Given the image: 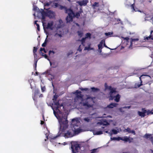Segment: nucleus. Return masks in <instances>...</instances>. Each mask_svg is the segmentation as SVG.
Masks as SVG:
<instances>
[{"mask_svg":"<svg viewBox=\"0 0 153 153\" xmlns=\"http://www.w3.org/2000/svg\"><path fill=\"white\" fill-rule=\"evenodd\" d=\"M33 53V55H34V58H36V57L37 56V54L36 53Z\"/></svg>","mask_w":153,"mask_h":153,"instance_id":"bf43d9fd","label":"nucleus"},{"mask_svg":"<svg viewBox=\"0 0 153 153\" xmlns=\"http://www.w3.org/2000/svg\"><path fill=\"white\" fill-rule=\"evenodd\" d=\"M139 40V39L138 38L136 39H131V44L130 45H132V42H134L135 41H137Z\"/></svg>","mask_w":153,"mask_h":153,"instance_id":"a878e982","label":"nucleus"},{"mask_svg":"<svg viewBox=\"0 0 153 153\" xmlns=\"http://www.w3.org/2000/svg\"><path fill=\"white\" fill-rule=\"evenodd\" d=\"M53 25V21H51L50 22H48V23L46 28L47 29H50L51 30H53L52 26Z\"/></svg>","mask_w":153,"mask_h":153,"instance_id":"dca6fc26","label":"nucleus"},{"mask_svg":"<svg viewBox=\"0 0 153 153\" xmlns=\"http://www.w3.org/2000/svg\"><path fill=\"white\" fill-rule=\"evenodd\" d=\"M86 39V38L85 37L82 38V39L81 40V42L82 44L85 42Z\"/></svg>","mask_w":153,"mask_h":153,"instance_id":"a18cd8bd","label":"nucleus"},{"mask_svg":"<svg viewBox=\"0 0 153 153\" xmlns=\"http://www.w3.org/2000/svg\"><path fill=\"white\" fill-rule=\"evenodd\" d=\"M80 148L79 145L78 144H76L74 145H72L71 149L72 150V153H76L78 152L79 149Z\"/></svg>","mask_w":153,"mask_h":153,"instance_id":"39448f33","label":"nucleus"},{"mask_svg":"<svg viewBox=\"0 0 153 153\" xmlns=\"http://www.w3.org/2000/svg\"><path fill=\"white\" fill-rule=\"evenodd\" d=\"M75 96L76 97L74 99L75 102H76V100L79 99H82L83 95L81 94V92L78 90L76 91Z\"/></svg>","mask_w":153,"mask_h":153,"instance_id":"423d86ee","label":"nucleus"},{"mask_svg":"<svg viewBox=\"0 0 153 153\" xmlns=\"http://www.w3.org/2000/svg\"><path fill=\"white\" fill-rule=\"evenodd\" d=\"M38 22V21L37 20H36L35 21V22H34V24L35 25H36V24H38L37 23V22Z\"/></svg>","mask_w":153,"mask_h":153,"instance_id":"338daca9","label":"nucleus"},{"mask_svg":"<svg viewBox=\"0 0 153 153\" xmlns=\"http://www.w3.org/2000/svg\"><path fill=\"white\" fill-rule=\"evenodd\" d=\"M80 11L76 12L75 14H74V17L78 18L80 16V14L83 12V10L81 9H80Z\"/></svg>","mask_w":153,"mask_h":153,"instance_id":"aec40b11","label":"nucleus"},{"mask_svg":"<svg viewBox=\"0 0 153 153\" xmlns=\"http://www.w3.org/2000/svg\"><path fill=\"white\" fill-rule=\"evenodd\" d=\"M80 89L82 91H87L88 90V89L87 88H80Z\"/></svg>","mask_w":153,"mask_h":153,"instance_id":"c03bdc74","label":"nucleus"},{"mask_svg":"<svg viewBox=\"0 0 153 153\" xmlns=\"http://www.w3.org/2000/svg\"><path fill=\"white\" fill-rule=\"evenodd\" d=\"M61 107H63V108H64V106L62 104H60L59 103V105L58 106L55 107L54 108L55 109H58L60 108Z\"/></svg>","mask_w":153,"mask_h":153,"instance_id":"bb28decb","label":"nucleus"},{"mask_svg":"<svg viewBox=\"0 0 153 153\" xmlns=\"http://www.w3.org/2000/svg\"><path fill=\"white\" fill-rule=\"evenodd\" d=\"M47 16L48 17L50 18H52L54 16V13L52 10H48V9H47Z\"/></svg>","mask_w":153,"mask_h":153,"instance_id":"9d476101","label":"nucleus"},{"mask_svg":"<svg viewBox=\"0 0 153 153\" xmlns=\"http://www.w3.org/2000/svg\"><path fill=\"white\" fill-rule=\"evenodd\" d=\"M150 139H151V141L152 142V144H153V137H150Z\"/></svg>","mask_w":153,"mask_h":153,"instance_id":"13d9d810","label":"nucleus"},{"mask_svg":"<svg viewBox=\"0 0 153 153\" xmlns=\"http://www.w3.org/2000/svg\"><path fill=\"white\" fill-rule=\"evenodd\" d=\"M59 109V108L58 109H56V110L57 111V112L58 114L59 113V114H62V112L61 111H60Z\"/></svg>","mask_w":153,"mask_h":153,"instance_id":"de8ad7c7","label":"nucleus"},{"mask_svg":"<svg viewBox=\"0 0 153 153\" xmlns=\"http://www.w3.org/2000/svg\"><path fill=\"white\" fill-rule=\"evenodd\" d=\"M40 93V91L38 89H36L35 90L34 93V96L33 97V98L34 100H35V98L37 97V96L39 95Z\"/></svg>","mask_w":153,"mask_h":153,"instance_id":"f3484780","label":"nucleus"},{"mask_svg":"<svg viewBox=\"0 0 153 153\" xmlns=\"http://www.w3.org/2000/svg\"><path fill=\"white\" fill-rule=\"evenodd\" d=\"M43 51L45 53H46V51L45 50V49L44 48H40V52H42V51Z\"/></svg>","mask_w":153,"mask_h":153,"instance_id":"49530a36","label":"nucleus"},{"mask_svg":"<svg viewBox=\"0 0 153 153\" xmlns=\"http://www.w3.org/2000/svg\"><path fill=\"white\" fill-rule=\"evenodd\" d=\"M65 137L66 138L72 137L74 136L71 132L70 131H68L64 134Z\"/></svg>","mask_w":153,"mask_h":153,"instance_id":"4468645a","label":"nucleus"},{"mask_svg":"<svg viewBox=\"0 0 153 153\" xmlns=\"http://www.w3.org/2000/svg\"><path fill=\"white\" fill-rule=\"evenodd\" d=\"M111 131L113 132V134H117L118 133L117 131L114 129H112Z\"/></svg>","mask_w":153,"mask_h":153,"instance_id":"a19ab883","label":"nucleus"},{"mask_svg":"<svg viewBox=\"0 0 153 153\" xmlns=\"http://www.w3.org/2000/svg\"><path fill=\"white\" fill-rule=\"evenodd\" d=\"M125 130L128 133H131L133 134L134 135L136 134L135 131L134 130H131V129L129 128H127L126 129H125Z\"/></svg>","mask_w":153,"mask_h":153,"instance_id":"a211bd4d","label":"nucleus"},{"mask_svg":"<svg viewBox=\"0 0 153 153\" xmlns=\"http://www.w3.org/2000/svg\"><path fill=\"white\" fill-rule=\"evenodd\" d=\"M124 39H125L127 41H128L129 39V38L128 37H126L124 38Z\"/></svg>","mask_w":153,"mask_h":153,"instance_id":"680f3d73","label":"nucleus"},{"mask_svg":"<svg viewBox=\"0 0 153 153\" xmlns=\"http://www.w3.org/2000/svg\"><path fill=\"white\" fill-rule=\"evenodd\" d=\"M46 45H47V43H46V42H44L42 44V46L43 47H45L46 46Z\"/></svg>","mask_w":153,"mask_h":153,"instance_id":"864d4df0","label":"nucleus"},{"mask_svg":"<svg viewBox=\"0 0 153 153\" xmlns=\"http://www.w3.org/2000/svg\"><path fill=\"white\" fill-rule=\"evenodd\" d=\"M105 40L104 39H102V40L101 42H100V44H101V45H103V43H105Z\"/></svg>","mask_w":153,"mask_h":153,"instance_id":"8fccbe9b","label":"nucleus"},{"mask_svg":"<svg viewBox=\"0 0 153 153\" xmlns=\"http://www.w3.org/2000/svg\"><path fill=\"white\" fill-rule=\"evenodd\" d=\"M111 139L112 140H117L119 141L120 140L124 141L125 142H130V140L129 137H128L127 136H124L123 137H111Z\"/></svg>","mask_w":153,"mask_h":153,"instance_id":"20e7f679","label":"nucleus"},{"mask_svg":"<svg viewBox=\"0 0 153 153\" xmlns=\"http://www.w3.org/2000/svg\"><path fill=\"white\" fill-rule=\"evenodd\" d=\"M59 6H60V9L61 10L63 9H64L65 10V12H66V10H68V8H67L65 6H63L60 5Z\"/></svg>","mask_w":153,"mask_h":153,"instance_id":"393cba45","label":"nucleus"},{"mask_svg":"<svg viewBox=\"0 0 153 153\" xmlns=\"http://www.w3.org/2000/svg\"><path fill=\"white\" fill-rule=\"evenodd\" d=\"M43 96V95L42 94H41L40 95H39V97H42Z\"/></svg>","mask_w":153,"mask_h":153,"instance_id":"774afa93","label":"nucleus"},{"mask_svg":"<svg viewBox=\"0 0 153 153\" xmlns=\"http://www.w3.org/2000/svg\"><path fill=\"white\" fill-rule=\"evenodd\" d=\"M102 45L100 44H99L98 45V47L99 49L100 50V49L101 50L102 48Z\"/></svg>","mask_w":153,"mask_h":153,"instance_id":"09e8293b","label":"nucleus"},{"mask_svg":"<svg viewBox=\"0 0 153 153\" xmlns=\"http://www.w3.org/2000/svg\"><path fill=\"white\" fill-rule=\"evenodd\" d=\"M53 110V114L55 117L57 118L59 123L60 128L62 127V130H65V128L68 127V121L67 120V116L65 115L61 117L59 116L57 112H56L54 109L53 108H52Z\"/></svg>","mask_w":153,"mask_h":153,"instance_id":"f257e3e1","label":"nucleus"},{"mask_svg":"<svg viewBox=\"0 0 153 153\" xmlns=\"http://www.w3.org/2000/svg\"><path fill=\"white\" fill-rule=\"evenodd\" d=\"M103 131H97L95 133V134L97 135L101 134H103Z\"/></svg>","mask_w":153,"mask_h":153,"instance_id":"c756f323","label":"nucleus"},{"mask_svg":"<svg viewBox=\"0 0 153 153\" xmlns=\"http://www.w3.org/2000/svg\"><path fill=\"white\" fill-rule=\"evenodd\" d=\"M37 49H38L36 47H34L33 50V53H36L37 51Z\"/></svg>","mask_w":153,"mask_h":153,"instance_id":"ea45409f","label":"nucleus"},{"mask_svg":"<svg viewBox=\"0 0 153 153\" xmlns=\"http://www.w3.org/2000/svg\"><path fill=\"white\" fill-rule=\"evenodd\" d=\"M105 34L107 36H111L113 35V32L105 33Z\"/></svg>","mask_w":153,"mask_h":153,"instance_id":"473e14b6","label":"nucleus"},{"mask_svg":"<svg viewBox=\"0 0 153 153\" xmlns=\"http://www.w3.org/2000/svg\"><path fill=\"white\" fill-rule=\"evenodd\" d=\"M46 16H42V19H45V17Z\"/></svg>","mask_w":153,"mask_h":153,"instance_id":"e2e57ef3","label":"nucleus"},{"mask_svg":"<svg viewBox=\"0 0 153 153\" xmlns=\"http://www.w3.org/2000/svg\"><path fill=\"white\" fill-rule=\"evenodd\" d=\"M146 113L147 115H149V114H153V112L150 111L149 110H148L147 111Z\"/></svg>","mask_w":153,"mask_h":153,"instance_id":"e433bc0d","label":"nucleus"},{"mask_svg":"<svg viewBox=\"0 0 153 153\" xmlns=\"http://www.w3.org/2000/svg\"><path fill=\"white\" fill-rule=\"evenodd\" d=\"M59 5V4L57 3H53L52 7L54 8H56L58 7Z\"/></svg>","mask_w":153,"mask_h":153,"instance_id":"5701e85b","label":"nucleus"},{"mask_svg":"<svg viewBox=\"0 0 153 153\" xmlns=\"http://www.w3.org/2000/svg\"><path fill=\"white\" fill-rule=\"evenodd\" d=\"M151 37H152V36L151 35H150L149 36L146 37V38L145 39H146L147 40H148L151 38Z\"/></svg>","mask_w":153,"mask_h":153,"instance_id":"5fc2aeb1","label":"nucleus"},{"mask_svg":"<svg viewBox=\"0 0 153 153\" xmlns=\"http://www.w3.org/2000/svg\"><path fill=\"white\" fill-rule=\"evenodd\" d=\"M36 26L37 27V30L38 31H40V27H39V25L38 24H37Z\"/></svg>","mask_w":153,"mask_h":153,"instance_id":"3c124183","label":"nucleus"},{"mask_svg":"<svg viewBox=\"0 0 153 153\" xmlns=\"http://www.w3.org/2000/svg\"><path fill=\"white\" fill-rule=\"evenodd\" d=\"M91 89L92 90V91L94 92H96L100 90L99 89L95 88L94 87H91Z\"/></svg>","mask_w":153,"mask_h":153,"instance_id":"4be33fe9","label":"nucleus"},{"mask_svg":"<svg viewBox=\"0 0 153 153\" xmlns=\"http://www.w3.org/2000/svg\"><path fill=\"white\" fill-rule=\"evenodd\" d=\"M115 93H114L115 94ZM114 93L113 94V96L114 97L113 100L114 99V101L116 102H118L120 100V96L119 95V94H117L115 96L113 95Z\"/></svg>","mask_w":153,"mask_h":153,"instance_id":"2eb2a0df","label":"nucleus"},{"mask_svg":"<svg viewBox=\"0 0 153 153\" xmlns=\"http://www.w3.org/2000/svg\"><path fill=\"white\" fill-rule=\"evenodd\" d=\"M97 149H94L91 150V152L90 153H95L97 152Z\"/></svg>","mask_w":153,"mask_h":153,"instance_id":"37998d69","label":"nucleus"},{"mask_svg":"<svg viewBox=\"0 0 153 153\" xmlns=\"http://www.w3.org/2000/svg\"><path fill=\"white\" fill-rule=\"evenodd\" d=\"M118 104L115 103H111L108 105V107L109 108H113L114 107H116Z\"/></svg>","mask_w":153,"mask_h":153,"instance_id":"6ab92c4d","label":"nucleus"},{"mask_svg":"<svg viewBox=\"0 0 153 153\" xmlns=\"http://www.w3.org/2000/svg\"><path fill=\"white\" fill-rule=\"evenodd\" d=\"M44 123V122L43 121H41V125H43Z\"/></svg>","mask_w":153,"mask_h":153,"instance_id":"0e129e2a","label":"nucleus"},{"mask_svg":"<svg viewBox=\"0 0 153 153\" xmlns=\"http://www.w3.org/2000/svg\"><path fill=\"white\" fill-rule=\"evenodd\" d=\"M58 97V96L57 95H56V94L54 95L53 98V101H54V100H57V99Z\"/></svg>","mask_w":153,"mask_h":153,"instance_id":"c9c22d12","label":"nucleus"},{"mask_svg":"<svg viewBox=\"0 0 153 153\" xmlns=\"http://www.w3.org/2000/svg\"><path fill=\"white\" fill-rule=\"evenodd\" d=\"M65 13L68 14V16H70L71 19H73L74 17V13L73 10L70 8H68L65 12Z\"/></svg>","mask_w":153,"mask_h":153,"instance_id":"0eeeda50","label":"nucleus"},{"mask_svg":"<svg viewBox=\"0 0 153 153\" xmlns=\"http://www.w3.org/2000/svg\"><path fill=\"white\" fill-rule=\"evenodd\" d=\"M66 19L67 22H70V21H73V19H71V18L69 16H67Z\"/></svg>","mask_w":153,"mask_h":153,"instance_id":"b1692460","label":"nucleus"},{"mask_svg":"<svg viewBox=\"0 0 153 153\" xmlns=\"http://www.w3.org/2000/svg\"><path fill=\"white\" fill-rule=\"evenodd\" d=\"M34 65H35V69L36 70V66H37V63H34Z\"/></svg>","mask_w":153,"mask_h":153,"instance_id":"69168bd1","label":"nucleus"},{"mask_svg":"<svg viewBox=\"0 0 153 153\" xmlns=\"http://www.w3.org/2000/svg\"><path fill=\"white\" fill-rule=\"evenodd\" d=\"M97 124L100 125H102L104 126H107L109 124V123L105 120L100 121V122H98Z\"/></svg>","mask_w":153,"mask_h":153,"instance_id":"f8f14e48","label":"nucleus"},{"mask_svg":"<svg viewBox=\"0 0 153 153\" xmlns=\"http://www.w3.org/2000/svg\"><path fill=\"white\" fill-rule=\"evenodd\" d=\"M104 86L106 89H108L110 91L109 93V94L110 95V100H113L114 97L113 94L116 92V88H113L111 86H108L106 83H105Z\"/></svg>","mask_w":153,"mask_h":153,"instance_id":"f03ea898","label":"nucleus"},{"mask_svg":"<svg viewBox=\"0 0 153 153\" xmlns=\"http://www.w3.org/2000/svg\"><path fill=\"white\" fill-rule=\"evenodd\" d=\"M41 13L42 16H47V12H45L43 10H42L41 12Z\"/></svg>","mask_w":153,"mask_h":153,"instance_id":"cd10ccee","label":"nucleus"},{"mask_svg":"<svg viewBox=\"0 0 153 153\" xmlns=\"http://www.w3.org/2000/svg\"><path fill=\"white\" fill-rule=\"evenodd\" d=\"M151 135L149 134H146L145 135V137L146 139H148V138H150V137H151Z\"/></svg>","mask_w":153,"mask_h":153,"instance_id":"4c0bfd02","label":"nucleus"},{"mask_svg":"<svg viewBox=\"0 0 153 153\" xmlns=\"http://www.w3.org/2000/svg\"><path fill=\"white\" fill-rule=\"evenodd\" d=\"M73 125L74 129V132L75 134H78L83 131L82 130L80 129L79 127L77 128L75 127V126H78L77 124H73Z\"/></svg>","mask_w":153,"mask_h":153,"instance_id":"1a4fd4ad","label":"nucleus"},{"mask_svg":"<svg viewBox=\"0 0 153 153\" xmlns=\"http://www.w3.org/2000/svg\"><path fill=\"white\" fill-rule=\"evenodd\" d=\"M50 5V4L49 3H46L45 4V6H49Z\"/></svg>","mask_w":153,"mask_h":153,"instance_id":"4d7b16f0","label":"nucleus"},{"mask_svg":"<svg viewBox=\"0 0 153 153\" xmlns=\"http://www.w3.org/2000/svg\"><path fill=\"white\" fill-rule=\"evenodd\" d=\"M92 6L94 7H98L99 6V3L98 2H95L92 5Z\"/></svg>","mask_w":153,"mask_h":153,"instance_id":"58836bf2","label":"nucleus"},{"mask_svg":"<svg viewBox=\"0 0 153 153\" xmlns=\"http://www.w3.org/2000/svg\"><path fill=\"white\" fill-rule=\"evenodd\" d=\"M91 34L90 33H87L85 34V37L86 38H89L90 39L91 38Z\"/></svg>","mask_w":153,"mask_h":153,"instance_id":"c85d7f7f","label":"nucleus"},{"mask_svg":"<svg viewBox=\"0 0 153 153\" xmlns=\"http://www.w3.org/2000/svg\"><path fill=\"white\" fill-rule=\"evenodd\" d=\"M77 3H78L79 5L81 6L86 5L88 1L86 0H82L80 1H77Z\"/></svg>","mask_w":153,"mask_h":153,"instance_id":"9b49d317","label":"nucleus"},{"mask_svg":"<svg viewBox=\"0 0 153 153\" xmlns=\"http://www.w3.org/2000/svg\"><path fill=\"white\" fill-rule=\"evenodd\" d=\"M41 89L42 91V92H44L46 90V88L45 86H41Z\"/></svg>","mask_w":153,"mask_h":153,"instance_id":"79ce46f5","label":"nucleus"},{"mask_svg":"<svg viewBox=\"0 0 153 153\" xmlns=\"http://www.w3.org/2000/svg\"><path fill=\"white\" fill-rule=\"evenodd\" d=\"M93 100H89L87 99L85 102H80L79 103L80 104H81L83 106H86L88 108H90L92 107L93 106Z\"/></svg>","mask_w":153,"mask_h":153,"instance_id":"7ed1b4c3","label":"nucleus"},{"mask_svg":"<svg viewBox=\"0 0 153 153\" xmlns=\"http://www.w3.org/2000/svg\"><path fill=\"white\" fill-rule=\"evenodd\" d=\"M84 120L88 122H89V119L88 118H84Z\"/></svg>","mask_w":153,"mask_h":153,"instance_id":"6e6d98bb","label":"nucleus"},{"mask_svg":"<svg viewBox=\"0 0 153 153\" xmlns=\"http://www.w3.org/2000/svg\"><path fill=\"white\" fill-rule=\"evenodd\" d=\"M44 57L45 58L47 59L48 61H49L50 64L51 65H52V62H51L50 61V59L48 58V56L46 54H45L44 55Z\"/></svg>","mask_w":153,"mask_h":153,"instance_id":"2f4dec72","label":"nucleus"},{"mask_svg":"<svg viewBox=\"0 0 153 153\" xmlns=\"http://www.w3.org/2000/svg\"><path fill=\"white\" fill-rule=\"evenodd\" d=\"M131 9L132 10V11H139L138 10L139 9L138 8H137L136 7H134V3H133V4H132L131 6Z\"/></svg>","mask_w":153,"mask_h":153,"instance_id":"412c9836","label":"nucleus"},{"mask_svg":"<svg viewBox=\"0 0 153 153\" xmlns=\"http://www.w3.org/2000/svg\"><path fill=\"white\" fill-rule=\"evenodd\" d=\"M53 102H54V105H56V106H58L59 105V102L58 101H57V100H54Z\"/></svg>","mask_w":153,"mask_h":153,"instance_id":"f704fd0d","label":"nucleus"},{"mask_svg":"<svg viewBox=\"0 0 153 153\" xmlns=\"http://www.w3.org/2000/svg\"><path fill=\"white\" fill-rule=\"evenodd\" d=\"M77 33H78V36L80 37H81L82 36L83 33L82 31H78Z\"/></svg>","mask_w":153,"mask_h":153,"instance_id":"7c9ffc66","label":"nucleus"},{"mask_svg":"<svg viewBox=\"0 0 153 153\" xmlns=\"http://www.w3.org/2000/svg\"><path fill=\"white\" fill-rule=\"evenodd\" d=\"M93 48H91L90 47V45H89L87 47H85V50H90L93 49Z\"/></svg>","mask_w":153,"mask_h":153,"instance_id":"72a5a7b5","label":"nucleus"},{"mask_svg":"<svg viewBox=\"0 0 153 153\" xmlns=\"http://www.w3.org/2000/svg\"><path fill=\"white\" fill-rule=\"evenodd\" d=\"M147 76V75H143L140 76V77H139V79L140 82V84H139L138 83H136L135 85V86L136 88H139L143 85L142 84V81L141 80V77H143V76Z\"/></svg>","mask_w":153,"mask_h":153,"instance_id":"ddd939ff","label":"nucleus"},{"mask_svg":"<svg viewBox=\"0 0 153 153\" xmlns=\"http://www.w3.org/2000/svg\"><path fill=\"white\" fill-rule=\"evenodd\" d=\"M51 53H52L53 54H54L55 53V52L53 51L50 50L49 51V55H50Z\"/></svg>","mask_w":153,"mask_h":153,"instance_id":"603ef678","label":"nucleus"},{"mask_svg":"<svg viewBox=\"0 0 153 153\" xmlns=\"http://www.w3.org/2000/svg\"><path fill=\"white\" fill-rule=\"evenodd\" d=\"M142 112L138 111L137 112L138 114L141 117H144L146 116V113L147 112V110L145 108H142Z\"/></svg>","mask_w":153,"mask_h":153,"instance_id":"6e6552de","label":"nucleus"},{"mask_svg":"<svg viewBox=\"0 0 153 153\" xmlns=\"http://www.w3.org/2000/svg\"><path fill=\"white\" fill-rule=\"evenodd\" d=\"M40 53L41 54V55L42 56H43V57H44V55L45 54H44V53H42V52H40Z\"/></svg>","mask_w":153,"mask_h":153,"instance_id":"052dcab7","label":"nucleus"}]
</instances>
